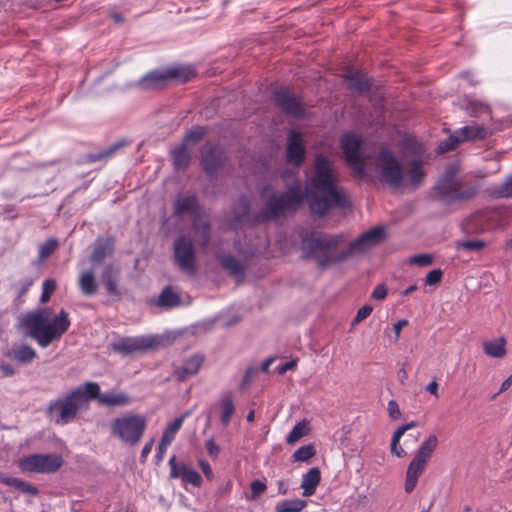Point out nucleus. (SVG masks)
<instances>
[{
	"instance_id": "nucleus-1",
	"label": "nucleus",
	"mask_w": 512,
	"mask_h": 512,
	"mask_svg": "<svg viewBox=\"0 0 512 512\" xmlns=\"http://www.w3.org/2000/svg\"><path fill=\"white\" fill-rule=\"evenodd\" d=\"M384 237V230L375 227L351 242L339 253L334 250L344 241V234H329L315 232L303 238L302 250L306 258H315L319 267L325 268L347 260L355 252L377 244Z\"/></svg>"
},
{
	"instance_id": "nucleus-2",
	"label": "nucleus",
	"mask_w": 512,
	"mask_h": 512,
	"mask_svg": "<svg viewBox=\"0 0 512 512\" xmlns=\"http://www.w3.org/2000/svg\"><path fill=\"white\" fill-rule=\"evenodd\" d=\"M337 181L332 161L324 155H317L305 186V198L312 213L324 216L332 208L346 206L344 192L338 187Z\"/></svg>"
},
{
	"instance_id": "nucleus-3",
	"label": "nucleus",
	"mask_w": 512,
	"mask_h": 512,
	"mask_svg": "<svg viewBox=\"0 0 512 512\" xmlns=\"http://www.w3.org/2000/svg\"><path fill=\"white\" fill-rule=\"evenodd\" d=\"M19 326L25 336L34 339L40 347L46 348L68 331L70 320L64 309L52 318V309L38 308L23 314L19 318Z\"/></svg>"
},
{
	"instance_id": "nucleus-4",
	"label": "nucleus",
	"mask_w": 512,
	"mask_h": 512,
	"mask_svg": "<svg viewBox=\"0 0 512 512\" xmlns=\"http://www.w3.org/2000/svg\"><path fill=\"white\" fill-rule=\"evenodd\" d=\"M456 172L449 167L434 187V197L443 204L469 200L477 193L476 186L458 181Z\"/></svg>"
},
{
	"instance_id": "nucleus-5",
	"label": "nucleus",
	"mask_w": 512,
	"mask_h": 512,
	"mask_svg": "<svg viewBox=\"0 0 512 512\" xmlns=\"http://www.w3.org/2000/svg\"><path fill=\"white\" fill-rule=\"evenodd\" d=\"M304 200L299 182H295L285 192L272 193L265 201L264 219H277L288 212L296 211Z\"/></svg>"
},
{
	"instance_id": "nucleus-6",
	"label": "nucleus",
	"mask_w": 512,
	"mask_h": 512,
	"mask_svg": "<svg viewBox=\"0 0 512 512\" xmlns=\"http://www.w3.org/2000/svg\"><path fill=\"white\" fill-rule=\"evenodd\" d=\"M147 427V419L142 414L126 413L113 420L111 434L124 443L134 446L141 440Z\"/></svg>"
},
{
	"instance_id": "nucleus-7",
	"label": "nucleus",
	"mask_w": 512,
	"mask_h": 512,
	"mask_svg": "<svg viewBox=\"0 0 512 512\" xmlns=\"http://www.w3.org/2000/svg\"><path fill=\"white\" fill-rule=\"evenodd\" d=\"M375 169L379 180L392 188H399L405 179L401 163L388 149H382L378 153L375 159Z\"/></svg>"
},
{
	"instance_id": "nucleus-8",
	"label": "nucleus",
	"mask_w": 512,
	"mask_h": 512,
	"mask_svg": "<svg viewBox=\"0 0 512 512\" xmlns=\"http://www.w3.org/2000/svg\"><path fill=\"white\" fill-rule=\"evenodd\" d=\"M81 403L80 390H73L64 397L50 402L48 414L58 424H67L77 415Z\"/></svg>"
},
{
	"instance_id": "nucleus-9",
	"label": "nucleus",
	"mask_w": 512,
	"mask_h": 512,
	"mask_svg": "<svg viewBox=\"0 0 512 512\" xmlns=\"http://www.w3.org/2000/svg\"><path fill=\"white\" fill-rule=\"evenodd\" d=\"M341 149L348 166L358 178L365 175L366 162L361 153V139L354 133H346L341 138Z\"/></svg>"
},
{
	"instance_id": "nucleus-10",
	"label": "nucleus",
	"mask_w": 512,
	"mask_h": 512,
	"mask_svg": "<svg viewBox=\"0 0 512 512\" xmlns=\"http://www.w3.org/2000/svg\"><path fill=\"white\" fill-rule=\"evenodd\" d=\"M489 135V131L483 125L465 126L455 130L438 146V152L452 151L458 144L466 141L482 140Z\"/></svg>"
},
{
	"instance_id": "nucleus-11",
	"label": "nucleus",
	"mask_w": 512,
	"mask_h": 512,
	"mask_svg": "<svg viewBox=\"0 0 512 512\" xmlns=\"http://www.w3.org/2000/svg\"><path fill=\"white\" fill-rule=\"evenodd\" d=\"M63 464L58 454H32L20 461V468L25 472L53 473Z\"/></svg>"
},
{
	"instance_id": "nucleus-12",
	"label": "nucleus",
	"mask_w": 512,
	"mask_h": 512,
	"mask_svg": "<svg viewBox=\"0 0 512 512\" xmlns=\"http://www.w3.org/2000/svg\"><path fill=\"white\" fill-rule=\"evenodd\" d=\"M159 338L153 335H142L135 337H120L111 343L112 350L127 356L132 353L142 352L156 347Z\"/></svg>"
},
{
	"instance_id": "nucleus-13",
	"label": "nucleus",
	"mask_w": 512,
	"mask_h": 512,
	"mask_svg": "<svg viewBox=\"0 0 512 512\" xmlns=\"http://www.w3.org/2000/svg\"><path fill=\"white\" fill-rule=\"evenodd\" d=\"M174 260L180 270L193 275L196 270L193 242L190 238L181 236L174 242Z\"/></svg>"
},
{
	"instance_id": "nucleus-14",
	"label": "nucleus",
	"mask_w": 512,
	"mask_h": 512,
	"mask_svg": "<svg viewBox=\"0 0 512 512\" xmlns=\"http://www.w3.org/2000/svg\"><path fill=\"white\" fill-rule=\"evenodd\" d=\"M306 157V148L301 135L295 130H291L288 134L286 159L288 164L293 167H300Z\"/></svg>"
},
{
	"instance_id": "nucleus-15",
	"label": "nucleus",
	"mask_w": 512,
	"mask_h": 512,
	"mask_svg": "<svg viewBox=\"0 0 512 512\" xmlns=\"http://www.w3.org/2000/svg\"><path fill=\"white\" fill-rule=\"evenodd\" d=\"M168 464L170 466L171 478H180L183 482L189 483L195 487L201 486V475L184 463L178 464L174 455L169 459Z\"/></svg>"
},
{
	"instance_id": "nucleus-16",
	"label": "nucleus",
	"mask_w": 512,
	"mask_h": 512,
	"mask_svg": "<svg viewBox=\"0 0 512 512\" xmlns=\"http://www.w3.org/2000/svg\"><path fill=\"white\" fill-rule=\"evenodd\" d=\"M274 101L285 113L299 117L304 113L303 107L295 95L285 89L274 92Z\"/></svg>"
},
{
	"instance_id": "nucleus-17",
	"label": "nucleus",
	"mask_w": 512,
	"mask_h": 512,
	"mask_svg": "<svg viewBox=\"0 0 512 512\" xmlns=\"http://www.w3.org/2000/svg\"><path fill=\"white\" fill-rule=\"evenodd\" d=\"M171 75L174 74L168 72V69L154 70L140 78L137 82V86L143 90L160 89L165 87L171 80Z\"/></svg>"
},
{
	"instance_id": "nucleus-18",
	"label": "nucleus",
	"mask_w": 512,
	"mask_h": 512,
	"mask_svg": "<svg viewBox=\"0 0 512 512\" xmlns=\"http://www.w3.org/2000/svg\"><path fill=\"white\" fill-rule=\"evenodd\" d=\"M224 162V155L218 146H207L202 152L203 170L209 176H214Z\"/></svg>"
},
{
	"instance_id": "nucleus-19",
	"label": "nucleus",
	"mask_w": 512,
	"mask_h": 512,
	"mask_svg": "<svg viewBox=\"0 0 512 512\" xmlns=\"http://www.w3.org/2000/svg\"><path fill=\"white\" fill-rule=\"evenodd\" d=\"M221 267L237 281H242L246 275V266L242 264L234 255L226 252H218L216 255Z\"/></svg>"
},
{
	"instance_id": "nucleus-20",
	"label": "nucleus",
	"mask_w": 512,
	"mask_h": 512,
	"mask_svg": "<svg viewBox=\"0 0 512 512\" xmlns=\"http://www.w3.org/2000/svg\"><path fill=\"white\" fill-rule=\"evenodd\" d=\"M203 361V356L193 355L186 359L181 366L176 367L173 374L178 381H184L198 373Z\"/></svg>"
},
{
	"instance_id": "nucleus-21",
	"label": "nucleus",
	"mask_w": 512,
	"mask_h": 512,
	"mask_svg": "<svg viewBox=\"0 0 512 512\" xmlns=\"http://www.w3.org/2000/svg\"><path fill=\"white\" fill-rule=\"evenodd\" d=\"M184 419L185 415H181L180 417L176 418L172 423L168 425V427L163 432L161 440L157 447L156 458L158 459V461H161L163 459L167 447L174 440L175 434L180 430Z\"/></svg>"
},
{
	"instance_id": "nucleus-22",
	"label": "nucleus",
	"mask_w": 512,
	"mask_h": 512,
	"mask_svg": "<svg viewBox=\"0 0 512 512\" xmlns=\"http://www.w3.org/2000/svg\"><path fill=\"white\" fill-rule=\"evenodd\" d=\"M201 211L200 204L198 199L194 195L178 197L174 201V213L177 216H181L184 214H191L193 216H198Z\"/></svg>"
},
{
	"instance_id": "nucleus-23",
	"label": "nucleus",
	"mask_w": 512,
	"mask_h": 512,
	"mask_svg": "<svg viewBox=\"0 0 512 512\" xmlns=\"http://www.w3.org/2000/svg\"><path fill=\"white\" fill-rule=\"evenodd\" d=\"M426 465L427 464L425 462L415 457L412 459L406 471V479L404 485L406 493H411L414 490L418 478L424 472Z\"/></svg>"
},
{
	"instance_id": "nucleus-24",
	"label": "nucleus",
	"mask_w": 512,
	"mask_h": 512,
	"mask_svg": "<svg viewBox=\"0 0 512 512\" xmlns=\"http://www.w3.org/2000/svg\"><path fill=\"white\" fill-rule=\"evenodd\" d=\"M7 356L18 362L22 365H27L32 363L37 358V352L34 348L29 345H19L13 347L8 353Z\"/></svg>"
},
{
	"instance_id": "nucleus-25",
	"label": "nucleus",
	"mask_w": 512,
	"mask_h": 512,
	"mask_svg": "<svg viewBox=\"0 0 512 512\" xmlns=\"http://www.w3.org/2000/svg\"><path fill=\"white\" fill-rule=\"evenodd\" d=\"M344 77L348 82L349 87L353 88L358 92H367L371 87L370 80L359 71L349 69L346 71Z\"/></svg>"
},
{
	"instance_id": "nucleus-26",
	"label": "nucleus",
	"mask_w": 512,
	"mask_h": 512,
	"mask_svg": "<svg viewBox=\"0 0 512 512\" xmlns=\"http://www.w3.org/2000/svg\"><path fill=\"white\" fill-rule=\"evenodd\" d=\"M321 480L320 470L316 467L311 468L306 474L303 475L301 488L303 489V496L309 497L315 493L316 487Z\"/></svg>"
},
{
	"instance_id": "nucleus-27",
	"label": "nucleus",
	"mask_w": 512,
	"mask_h": 512,
	"mask_svg": "<svg viewBox=\"0 0 512 512\" xmlns=\"http://www.w3.org/2000/svg\"><path fill=\"white\" fill-rule=\"evenodd\" d=\"M113 245L112 239H98L90 256L91 262L101 263L107 256L112 254Z\"/></svg>"
},
{
	"instance_id": "nucleus-28",
	"label": "nucleus",
	"mask_w": 512,
	"mask_h": 512,
	"mask_svg": "<svg viewBox=\"0 0 512 512\" xmlns=\"http://www.w3.org/2000/svg\"><path fill=\"white\" fill-rule=\"evenodd\" d=\"M181 304L180 296L170 286L165 287L157 299V305L164 309H171Z\"/></svg>"
},
{
	"instance_id": "nucleus-29",
	"label": "nucleus",
	"mask_w": 512,
	"mask_h": 512,
	"mask_svg": "<svg viewBox=\"0 0 512 512\" xmlns=\"http://www.w3.org/2000/svg\"><path fill=\"white\" fill-rule=\"evenodd\" d=\"M198 244L202 247L208 246L210 242V224L207 220L195 218L193 222Z\"/></svg>"
},
{
	"instance_id": "nucleus-30",
	"label": "nucleus",
	"mask_w": 512,
	"mask_h": 512,
	"mask_svg": "<svg viewBox=\"0 0 512 512\" xmlns=\"http://www.w3.org/2000/svg\"><path fill=\"white\" fill-rule=\"evenodd\" d=\"M438 445V439L436 435H430L419 447L415 454V458L425 462L426 464L430 460Z\"/></svg>"
},
{
	"instance_id": "nucleus-31",
	"label": "nucleus",
	"mask_w": 512,
	"mask_h": 512,
	"mask_svg": "<svg viewBox=\"0 0 512 512\" xmlns=\"http://www.w3.org/2000/svg\"><path fill=\"white\" fill-rule=\"evenodd\" d=\"M99 403L108 407H122L130 403V397L126 393H102Z\"/></svg>"
},
{
	"instance_id": "nucleus-32",
	"label": "nucleus",
	"mask_w": 512,
	"mask_h": 512,
	"mask_svg": "<svg viewBox=\"0 0 512 512\" xmlns=\"http://www.w3.org/2000/svg\"><path fill=\"white\" fill-rule=\"evenodd\" d=\"M424 176L425 172L422 168L421 162L419 160L414 159L410 163V168L405 174V178L408 184L416 188L421 184V182L424 179Z\"/></svg>"
},
{
	"instance_id": "nucleus-33",
	"label": "nucleus",
	"mask_w": 512,
	"mask_h": 512,
	"mask_svg": "<svg viewBox=\"0 0 512 512\" xmlns=\"http://www.w3.org/2000/svg\"><path fill=\"white\" fill-rule=\"evenodd\" d=\"M417 426L416 422H410L399 427L393 434L391 440V452L398 457L406 456V451L399 446V441L406 431Z\"/></svg>"
},
{
	"instance_id": "nucleus-34",
	"label": "nucleus",
	"mask_w": 512,
	"mask_h": 512,
	"mask_svg": "<svg viewBox=\"0 0 512 512\" xmlns=\"http://www.w3.org/2000/svg\"><path fill=\"white\" fill-rule=\"evenodd\" d=\"M79 288L86 296L94 295L97 292V282L92 271H85L80 274Z\"/></svg>"
},
{
	"instance_id": "nucleus-35",
	"label": "nucleus",
	"mask_w": 512,
	"mask_h": 512,
	"mask_svg": "<svg viewBox=\"0 0 512 512\" xmlns=\"http://www.w3.org/2000/svg\"><path fill=\"white\" fill-rule=\"evenodd\" d=\"M506 340L501 337L498 340L485 341L483 343L484 352L491 357L502 358L506 354Z\"/></svg>"
},
{
	"instance_id": "nucleus-36",
	"label": "nucleus",
	"mask_w": 512,
	"mask_h": 512,
	"mask_svg": "<svg viewBox=\"0 0 512 512\" xmlns=\"http://www.w3.org/2000/svg\"><path fill=\"white\" fill-rule=\"evenodd\" d=\"M174 166L178 170H183L188 167L191 155L185 144H182L172 152Z\"/></svg>"
},
{
	"instance_id": "nucleus-37",
	"label": "nucleus",
	"mask_w": 512,
	"mask_h": 512,
	"mask_svg": "<svg viewBox=\"0 0 512 512\" xmlns=\"http://www.w3.org/2000/svg\"><path fill=\"white\" fill-rule=\"evenodd\" d=\"M221 407V423L227 426L231 420L232 415L235 412V406L230 394H225L220 400Z\"/></svg>"
},
{
	"instance_id": "nucleus-38",
	"label": "nucleus",
	"mask_w": 512,
	"mask_h": 512,
	"mask_svg": "<svg viewBox=\"0 0 512 512\" xmlns=\"http://www.w3.org/2000/svg\"><path fill=\"white\" fill-rule=\"evenodd\" d=\"M74 390H80L82 404L91 399L99 401V396L102 394L100 393V386L95 382H86L83 386H78Z\"/></svg>"
},
{
	"instance_id": "nucleus-39",
	"label": "nucleus",
	"mask_w": 512,
	"mask_h": 512,
	"mask_svg": "<svg viewBox=\"0 0 512 512\" xmlns=\"http://www.w3.org/2000/svg\"><path fill=\"white\" fill-rule=\"evenodd\" d=\"M307 505L305 500L288 499L279 502L276 506V512H301Z\"/></svg>"
},
{
	"instance_id": "nucleus-40",
	"label": "nucleus",
	"mask_w": 512,
	"mask_h": 512,
	"mask_svg": "<svg viewBox=\"0 0 512 512\" xmlns=\"http://www.w3.org/2000/svg\"><path fill=\"white\" fill-rule=\"evenodd\" d=\"M3 482L11 487H14L17 490H20L21 492H23L25 494H30V495L38 494V489L35 486H33V485L29 484L28 482H25L21 479L6 478L3 480Z\"/></svg>"
},
{
	"instance_id": "nucleus-41",
	"label": "nucleus",
	"mask_w": 512,
	"mask_h": 512,
	"mask_svg": "<svg viewBox=\"0 0 512 512\" xmlns=\"http://www.w3.org/2000/svg\"><path fill=\"white\" fill-rule=\"evenodd\" d=\"M102 279L104 282V285L106 287V290L111 295L118 294L117 290V278L113 274V268L111 266H107L104 269Z\"/></svg>"
},
{
	"instance_id": "nucleus-42",
	"label": "nucleus",
	"mask_w": 512,
	"mask_h": 512,
	"mask_svg": "<svg viewBox=\"0 0 512 512\" xmlns=\"http://www.w3.org/2000/svg\"><path fill=\"white\" fill-rule=\"evenodd\" d=\"M120 147H122V143H115L111 145L109 148L104 149L100 152L90 153L86 156V160L90 163H94L97 161H101L111 157Z\"/></svg>"
},
{
	"instance_id": "nucleus-43",
	"label": "nucleus",
	"mask_w": 512,
	"mask_h": 512,
	"mask_svg": "<svg viewBox=\"0 0 512 512\" xmlns=\"http://www.w3.org/2000/svg\"><path fill=\"white\" fill-rule=\"evenodd\" d=\"M307 433V423L305 421L298 422L287 435L286 441L288 444H294L297 441H299L302 437H304Z\"/></svg>"
},
{
	"instance_id": "nucleus-44",
	"label": "nucleus",
	"mask_w": 512,
	"mask_h": 512,
	"mask_svg": "<svg viewBox=\"0 0 512 512\" xmlns=\"http://www.w3.org/2000/svg\"><path fill=\"white\" fill-rule=\"evenodd\" d=\"M168 72L174 74L171 75V80L179 79L182 82H187L195 76V70L192 67L170 68Z\"/></svg>"
},
{
	"instance_id": "nucleus-45",
	"label": "nucleus",
	"mask_w": 512,
	"mask_h": 512,
	"mask_svg": "<svg viewBox=\"0 0 512 512\" xmlns=\"http://www.w3.org/2000/svg\"><path fill=\"white\" fill-rule=\"evenodd\" d=\"M467 109L474 117H480L484 114L490 115V107L478 100H470Z\"/></svg>"
},
{
	"instance_id": "nucleus-46",
	"label": "nucleus",
	"mask_w": 512,
	"mask_h": 512,
	"mask_svg": "<svg viewBox=\"0 0 512 512\" xmlns=\"http://www.w3.org/2000/svg\"><path fill=\"white\" fill-rule=\"evenodd\" d=\"M315 453L316 450L312 444L303 445L294 452L293 458L297 462H306L312 458Z\"/></svg>"
},
{
	"instance_id": "nucleus-47",
	"label": "nucleus",
	"mask_w": 512,
	"mask_h": 512,
	"mask_svg": "<svg viewBox=\"0 0 512 512\" xmlns=\"http://www.w3.org/2000/svg\"><path fill=\"white\" fill-rule=\"evenodd\" d=\"M58 247V241L54 238L48 239L45 243L39 247V258L41 260L48 258L54 253Z\"/></svg>"
},
{
	"instance_id": "nucleus-48",
	"label": "nucleus",
	"mask_w": 512,
	"mask_h": 512,
	"mask_svg": "<svg viewBox=\"0 0 512 512\" xmlns=\"http://www.w3.org/2000/svg\"><path fill=\"white\" fill-rule=\"evenodd\" d=\"M205 135V129L202 127H193L191 130H189L184 138H183V144L187 147L188 144L191 143H197L200 141L203 136Z\"/></svg>"
},
{
	"instance_id": "nucleus-49",
	"label": "nucleus",
	"mask_w": 512,
	"mask_h": 512,
	"mask_svg": "<svg viewBox=\"0 0 512 512\" xmlns=\"http://www.w3.org/2000/svg\"><path fill=\"white\" fill-rule=\"evenodd\" d=\"M485 242L482 240H468L457 243L458 250H480L485 247Z\"/></svg>"
},
{
	"instance_id": "nucleus-50",
	"label": "nucleus",
	"mask_w": 512,
	"mask_h": 512,
	"mask_svg": "<svg viewBox=\"0 0 512 512\" xmlns=\"http://www.w3.org/2000/svg\"><path fill=\"white\" fill-rule=\"evenodd\" d=\"M250 488H251V495L249 498L251 500H256L266 491L267 486L261 480H254L251 483Z\"/></svg>"
},
{
	"instance_id": "nucleus-51",
	"label": "nucleus",
	"mask_w": 512,
	"mask_h": 512,
	"mask_svg": "<svg viewBox=\"0 0 512 512\" xmlns=\"http://www.w3.org/2000/svg\"><path fill=\"white\" fill-rule=\"evenodd\" d=\"M43 291L40 298V301L42 303H45L49 300L50 295L55 291L56 289V282L53 279H47L43 282Z\"/></svg>"
},
{
	"instance_id": "nucleus-52",
	"label": "nucleus",
	"mask_w": 512,
	"mask_h": 512,
	"mask_svg": "<svg viewBox=\"0 0 512 512\" xmlns=\"http://www.w3.org/2000/svg\"><path fill=\"white\" fill-rule=\"evenodd\" d=\"M442 275H443V272H442L441 269H433V270H431L426 275L425 284L429 285V286L439 284L441 282Z\"/></svg>"
},
{
	"instance_id": "nucleus-53",
	"label": "nucleus",
	"mask_w": 512,
	"mask_h": 512,
	"mask_svg": "<svg viewBox=\"0 0 512 512\" xmlns=\"http://www.w3.org/2000/svg\"><path fill=\"white\" fill-rule=\"evenodd\" d=\"M433 262L432 256L428 254H419L411 257L409 259L410 264L419 265V266H429Z\"/></svg>"
},
{
	"instance_id": "nucleus-54",
	"label": "nucleus",
	"mask_w": 512,
	"mask_h": 512,
	"mask_svg": "<svg viewBox=\"0 0 512 512\" xmlns=\"http://www.w3.org/2000/svg\"><path fill=\"white\" fill-rule=\"evenodd\" d=\"M497 193L500 197H512V176L508 177L506 181L498 188Z\"/></svg>"
},
{
	"instance_id": "nucleus-55",
	"label": "nucleus",
	"mask_w": 512,
	"mask_h": 512,
	"mask_svg": "<svg viewBox=\"0 0 512 512\" xmlns=\"http://www.w3.org/2000/svg\"><path fill=\"white\" fill-rule=\"evenodd\" d=\"M372 311H373L372 306L364 305L357 311V314H356L355 318L353 319L352 324L355 325V324L360 323L361 321L366 319L372 313Z\"/></svg>"
},
{
	"instance_id": "nucleus-56",
	"label": "nucleus",
	"mask_w": 512,
	"mask_h": 512,
	"mask_svg": "<svg viewBox=\"0 0 512 512\" xmlns=\"http://www.w3.org/2000/svg\"><path fill=\"white\" fill-rule=\"evenodd\" d=\"M387 410H388L389 416L392 419H400L402 416L399 406L395 400H390L388 402Z\"/></svg>"
},
{
	"instance_id": "nucleus-57",
	"label": "nucleus",
	"mask_w": 512,
	"mask_h": 512,
	"mask_svg": "<svg viewBox=\"0 0 512 512\" xmlns=\"http://www.w3.org/2000/svg\"><path fill=\"white\" fill-rule=\"evenodd\" d=\"M205 448L211 457H218L220 453V447L214 442L213 439H209L206 441Z\"/></svg>"
},
{
	"instance_id": "nucleus-58",
	"label": "nucleus",
	"mask_w": 512,
	"mask_h": 512,
	"mask_svg": "<svg viewBox=\"0 0 512 512\" xmlns=\"http://www.w3.org/2000/svg\"><path fill=\"white\" fill-rule=\"evenodd\" d=\"M387 296V289L383 284L376 286L372 293V297L376 300H383Z\"/></svg>"
},
{
	"instance_id": "nucleus-59",
	"label": "nucleus",
	"mask_w": 512,
	"mask_h": 512,
	"mask_svg": "<svg viewBox=\"0 0 512 512\" xmlns=\"http://www.w3.org/2000/svg\"><path fill=\"white\" fill-rule=\"evenodd\" d=\"M0 372L4 377H11L15 374V368L9 363L1 362Z\"/></svg>"
},
{
	"instance_id": "nucleus-60",
	"label": "nucleus",
	"mask_w": 512,
	"mask_h": 512,
	"mask_svg": "<svg viewBox=\"0 0 512 512\" xmlns=\"http://www.w3.org/2000/svg\"><path fill=\"white\" fill-rule=\"evenodd\" d=\"M199 465H200L202 472L205 474V476L208 479H212L213 472H212V469H211L209 463L206 460H200Z\"/></svg>"
},
{
	"instance_id": "nucleus-61",
	"label": "nucleus",
	"mask_w": 512,
	"mask_h": 512,
	"mask_svg": "<svg viewBox=\"0 0 512 512\" xmlns=\"http://www.w3.org/2000/svg\"><path fill=\"white\" fill-rule=\"evenodd\" d=\"M407 325L408 321L406 319H401L393 325V331L395 333L396 340L399 339L402 328Z\"/></svg>"
},
{
	"instance_id": "nucleus-62",
	"label": "nucleus",
	"mask_w": 512,
	"mask_h": 512,
	"mask_svg": "<svg viewBox=\"0 0 512 512\" xmlns=\"http://www.w3.org/2000/svg\"><path fill=\"white\" fill-rule=\"evenodd\" d=\"M425 390L435 396L436 398H439L438 394V383L436 380L431 381L425 388Z\"/></svg>"
},
{
	"instance_id": "nucleus-63",
	"label": "nucleus",
	"mask_w": 512,
	"mask_h": 512,
	"mask_svg": "<svg viewBox=\"0 0 512 512\" xmlns=\"http://www.w3.org/2000/svg\"><path fill=\"white\" fill-rule=\"evenodd\" d=\"M296 363H297L296 360H292V361L286 362L285 364L281 365L280 367H278L279 374H284L288 370H292L296 366Z\"/></svg>"
},
{
	"instance_id": "nucleus-64",
	"label": "nucleus",
	"mask_w": 512,
	"mask_h": 512,
	"mask_svg": "<svg viewBox=\"0 0 512 512\" xmlns=\"http://www.w3.org/2000/svg\"><path fill=\"white\" fill-rule=\"evenodd\" d=\"M153 443H154V441H153V440H150L149 442H147V443L143 446V448H142V450H141V458H146V457L149 455V453H150V452H151V450H152Z\"/></svg>"
}]
</instances>
